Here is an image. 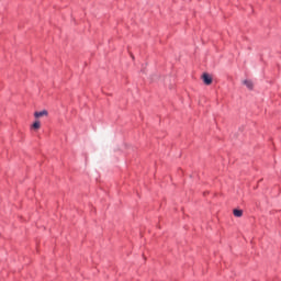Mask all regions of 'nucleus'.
<instances>
[{"label":"nucleus","instance_id":"obj_1","mask_svg":"<svg viewBox=\"0 0 281 281\" xmlns=\"http://www.w3.org/2000/svg\"><path fill=\"white\" fill-rule=\"evenodd\" d=\"M202 80H203L204 85H207V86L212 85V81H213L212 76H210V74H207V72H204L202 75Z\"/></svg>","mask_w":281,"mask_h":281},{"label":"nucleus","instance_id":"obj_5","mask_svg":"<svg viewBox=\"0 0 281 281\" xmlns=\"http://www.w3.org/2000/svg\"><path fill=\"white\" fill-rule=\"evenodd\" d=\"M244 85L248 88V89H254V82H251L250 80H245Z\"/></svg>","mask_w":281,"mask_h":281},{"label":"nucleus","instance_id":"obj_4","mask_svg":"<svg viewBox=\"0 0 281 281\" xmlns=\"http://www.w3.org/2000/svg\"><path fill=\"white\" fill-rule=\"evenodd\" d=\"M31 128H33V131H38V128H41V121H35Z\"/></svg>","mask_w":281,"mask_h":281},{"label":"nucleus","instance_id":"obj_2","mask_svg":"<svg viewBox=\"0 0 281 281\" xmlns=\"http://www.w3.org/2000/svg\"><path fill=\"white\" fill-rule=\"evenodd\" d=\"M47 115H49V112H47V110H43L34 113V117H36V120L41 117H47Z\"/></svg>","mask_w":281,"mask_h":281},{"label":"nucleus","instance_id":"obj_3","mask_svg":"<svg viewBox=\"0 0 281 281\" xmlns=\"http://www.w3.org/2000/svg\"><path fill=\"white\" fill-rule=\"evenodd\" d=\"M233 214L236 216V218H240L243 216V210L235 209Z\"/></svg>","mask_w":281,"mask_h":281}]
</instances>
